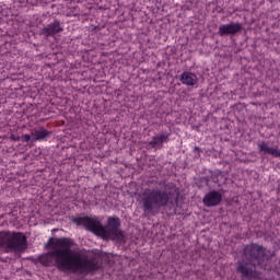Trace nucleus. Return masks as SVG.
<instances>
[{"instance_id": "f257e3e1", "label": "nucleus", "mask_w": 280, "mask_h": 280, "mask_svg": "<svg viewBox=\"0 0 280 280\" xmlns=\"http://www.w3.org/2000/svg\"><path fill=\"white\" fill-rule=\"evenodd\" d=\"M47 246L49 250L38 257L43 266H56L61 272L69 271L74 275H89L102 268V253L92 250L93 255L89 257V255L75 252L73 238H49Z\"/></svg>"}, {"instance_id": "f03ea898", "label": "nucleus", "mask_w": 280, "mask_h": 280, "mask_svg": "<svg viewBox=\"0 0 280 280\" xmlns=\"http://www.w3.org/2000/svg\"><path fill=\"white\" fill-rule=\"evenodd\" d=\"M275 257V252L259 245L250 243L243 247L241 259L235 262L236 275L242 280H262L257 268L264 270L268 261Z\"/></svg>"}, {"instance_id": "7ed1b4c3", "label": "nucleus", "mask_w": 280, "mask_h": 280, "mask_svg": "<svg viewBox=\"0 0 280 280\" xmlns=\"http://www.w3.org/2000/svg\"><path fill=\"white\" fill-rule=\"evenodd\" d=\"M73 224L77 226H84L85 231L93 233L96 237H101L106 242L112 240L113 242H120L126 244V235L121 231V219L119 217L107 218V223L104 225L102 221L91 217H75L72 219Z\"/></svg>"}, {"instance_id": "20e7f679", "label": "nucleus", "mask_w": 280, "mask_h": 280, "mask_svg": "<svg viewBox=\"0 0 280 280\" xmlns=\"http://www.w3.org/2000/svg\"><path fill=\"white\" fill-rule=\"evenodd\" d=\"M178 198H180L178 188L171 191L153 188L142 194L140 205L144 215H150V213L156 215L161 209L172 211L178 205Z\"/></svg>"}, {"instance_id": "39448f33", "label": "nucleus", "mask_w": 280, "mask_h": 280, "mask_svg": "<svg viewBox=\"0 0 280 280\" xmlns=\"http://www.w3.org/2000/svg\"><path fill=\"white\" fill-rule=\"evenodd\" d=\"M4 253H25L27 236L23 232L0 231V250Z\"/></svg>"}, {"instance_id": "423d86ee", "label": "nucleus", "mask_w": 280, "mask_h": 280, "mask_svg": "<svg viewBox=\"0 0 280 280\" xmlns=\"http://www.w3.org/2000/svg\"><path fill=\"white\" fill-rule=\"evenodd\" d=\"M242 32V24L240 22H231L229 24H222L219 26L218 35L219 36H235Z\"/></svg>"}, {"instance_id": "0eeeda50", "label": "nucleus", "mask_w": 280, "mask_h": 280, "mask_svg": "<svg viewBox=\"0 0 280 280\" xmlns=\"http://www.w3.org/2000/svg\"><path fill=\"white\" fill-rule=\"evenodd\" d=\"M63 31L65 28L60 26V20H55L52 23L42 28L39 34L46 38H49V36H56V34H60V32Z\"/></svg>"}, {"instance_id": "6e6552de", "label": "nucleus", "mask_w": 280, "mask_h": 280, "mask_svg": "<svg viewBox=\"0 0 280 280\" xmlns=\"http://www.w3.org/2000/svg\"><path fill=\"white\" fill-rule=\"evenodd\" d=\"M202 202L205 207H218L222 202V194L218 190H212L203 197Z\"/></svg>"}, {"instance_id": "1a4fd4ad", "label": "nucleus", "mask_w": 280, "mask_h": 280, "mask_svg": "<svg viewBox=\"0 0 280 280\" xmlns=\"http://www.w3.org/2000/svg\"><path fill=\"white\" fill-rule=\"evenodd\" d=\"M258 152L264 156L269 154L270 156H275V159H280V150L277 148H271L266 141L258 143Z\"/></svg>"}, {"instance_id": "9d476101", "label": "nucleus", "mask_w": 280, "mask_h": 280, "mask_svg": "<svg viewBox=\"0 0 280 280\" xmlns=\"http://www.w3.org/2000/svg\"><path fill=\"white\" fill-rule=\"evenodd\" d=\"M32 143H36V141H45V139H49L51 137V131L42 127L39 129L31 130Z\"/></svg>"}, {"instance_id": "9b49d317", "label": "nucleus", "mask_w": 280, "mask_h": 280, "mask_svg": "<svg viewBox=\"0 0 280 280\" xmlns=\"http://www.w3.org/2000/svg\"><path fill=\"white\" fill-rule=\"evenodd\" d=\"M179 82H182V84H185L186 86H196L198 81L196 74L191 72H183L179 75Z\"/></svg>"}, {"instance_id": "f8f14e48", "label": "nucleus", "mask_w": 280, "mask_h": 280, "mask_svg": "<svg viewBox=\"0 0 280 280\" xmlns=\"http://www.w3.org/2000/svg\"><path fill=\"white\" fill-rule=\"evenodd\" d=\"M170 139V136L166 135H161V136H155L152 138V140L149 142V145L151 148H156L159 145H163V143L167 142Z\"/></svg>"}, {"instance_id": "ddd939ff", "label": "nucleus", "mask_w": 280, "mask_h": 280, "mask_svg": "<svg viewBox=\"0 0 280 280\" xmlns=\"http://www.w3.org/2000/svg\"><path fill=\"white\" fill-rule=\"evenodd\" d=\"M20 141H22V143H30V141L32 142V133L31 135H28V133L22 135L20 137Z\"/></svg>"}, {"instance_id": "4468645a", "label": "nucleus", "mask_w": 280, "mask_h": 280, "mask_svg": "<svg viewBox=\"0 0 280 280\" xmlns=\"http://www.w3.org/2000/svg\"><path fill=\"white\" fill-rule=\"evenodd\" d=\"M10 139H11V141H21V136L11 135Z\"/></svg>"}, {"instance_id": "2eb2a0df", "label": "nucleus", "mask_w": 280, "mask_h": 280, "mask_svg": "<svg viewBox=\"0 0 280 280\" xmlns=\"http://www.w3.org/2000/svg\"><path fill=\"white\" fill-rule=\"evenodd\" d=\"M194 152H197L198 156H200V152H201L200 147H195Z\"/></svg>"}]
</instances>
